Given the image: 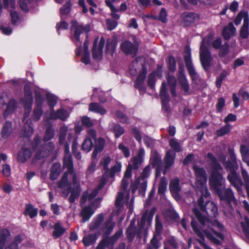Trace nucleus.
I'll list each match as a JSON object with an SVG mask.
<instances>
[{
	"instance_id": "obj_57",
	"label": "nucleus",
	"mask_w": 249,
	"mask_h": 249,
	"mask_svg": "<svg viewBox=\"0 0 249 249\" xmlns=\"http://www.w3.org/2000/svg\"><path fill=\"white\" fill-rule=\"evenodd\" d=\"M167 245V248L169 249V247H172L173 248H177L178 247V244L174 238L171 237L167 240L165 243V246Z\"/></svg>"
},
{
	"instance_id": "obj_49",
	"label": "nucleus",
	"mask_w": 249,
	"mask_h": 249,
	"mask_svg": "<svg viewBox=\"0 0 249 249\" xmlns=\"http://www.w3.org/2000/svg\"><path fill=\"white\" fill-rule=\"evenodd\" d=\"M111 160V158L108 155L104 156L100 161V165L104 170H108V165Z\"/></svg>"
},
{
	"instance_id": "obj_51",
	"label": "nucleus",
	"mask_w": 249,
	"mask_h": 249,
	"mask_svg": "<svg viewBox=\"0 0 249 249\" xmlns=\"http://www.w3.org/2000/svg\"><path fill=\"white\" fill-rule=\"evenodd\" d=\"M54 136V130L51 127H49L46 128L45 136L44 137V141L45 142L49 141L52 139Z\"/></svg>"
},
{
	"instance_id": "obj_45",
	"label": "nucleus",
	"mask_w": 249,
	"mask_h": 249,
	"mask_svg": "<svg viewBox=\"0 0 249 249\" xmlns=\"http://www.w3.org/2000/svg\"><path fill=\"white\" fill-rule=\"evenodd\" d=\"M246 19L247 18H246ZM249 24V19H246L245 23H243V25L240 30V36L243 38H247L248 36Z\"/></svg>"
},
{
	"instance_id": "obj_48",
	"label": "nucleus",
	"mask_w": 249,
	"mask_h": 249,
	"mask_svg": "<svg viewBox=\"0 0 249 249\" xmlns=\"http://www.w3.org/2000/svg\"><path fill=\"white\" fill-rule=\"evenodd\" d=\"M105 3L106 5L110 8L112 13H111V16L112 17L116 19H118L120 18V16L117 13V12L118 11L117 9L113 5L112 3H111L110 0H106Z\"/></svg>"
},
{
	"instance_id": "obj_30",
	"label": "nucleus",
	"mask_w": 249,
	"mask_h": 249,
	"mask_svg": "<svg viewBox=\"0 0 249 249\" xmlns=\"http://www.w3.org/2000/svg\"><path fill=\"white\" fill-rule=\"evenodd\" d=\"M10 238L9 231L7 229L0 230V249H3L4 245L10 240Z\"/></svg>"
},
{
	"instance_id": "obj_10",
	"label": "nucleus",
	"mask_w": 249,
	"mask_h": 249,
	"mask_svg": "<svg viewBox=\"0 0 249 249\" xmlns=\"http://www.w3.org/2000/svg\"><path fill=\"white\" fill-rule=\"evenodd\" d=\"M195 173L196 180L195 182L196 189L197 192L202 194L205 196L210 195L207 187V174L203 168L194 165L193 167Z\"/></svg>"
},
{
	"instance_id": "obj_63",
	"label": "nucleus",
	"mask_w": 249,
	"mask_h": 249,
	"mask_svg": "<svg viewBox=\"0 0 249 249\" xmlns=\"http://www.w3.org/2000/svg\"><path fill=\"white\" fill-rule=\"evenodd\" d=\"M116 117L120 120V122L123 123H129L128 119L121 112H117L116 113Z\"/></svg>"
},
{
	"instance_id": "obj_59",
	"label": "nucleus",
	"mask_w": 249,
	"mask_h": 249,
	"mask_svg": "<svg viewBox=\"0 0 249 249\" xmlns=\"http://www.w3.org/2000/svg\"><path fill=\"white\" fill-rule=\"evenodd\" d=\"M150 161L154 166H159L161 162V157H160L157 154H156L151 158Z\"/></svg>"
},
{
	"instance_id": "obj_16",
	"label": "nucleus",
	"mask_w": 249,
	"mask_h": 249,
	"mask_svg": "<svg viewBox=\"0 0 249 249\" xmlns=\"http://www.w3.org/2000/svg\"><path fill=\"white\" fill-rule=\"evenodd\" d=\"M96 137V132L93 129H89L88 134L84 140L82 145V149L86 152H89L93 145V141H95Z\"/></svg>"
},
{
	"instance_id": "obj_33",
	"label": "nucleus",
	"mask_w": 249,
	"mask_h": 249,
	"mask_svg": "<svg viewBox=\"0 0 249 249\" xmlns=\"http://www.w3.org/2000/svg\"><path fill=\"white\" fill-rule=\"evenodd\" d=\"M97 239L96 234H90L85 236L83 238V243L85 246L88 247L94 243Z\"/></svg>"
},
{
	"instance_id": "obj_61",
	"label": "nucleus",
	"mask_w": 249,
	"mask_h": 249,
	"mask_svg": "<svg viewBox=\"0 0 249 249\" xmlns=\"http://www.w3.org/2000/svg\"><path fill=\"white\" fill-rule=\"evenodd\" d=\"M107 28L109 30H112L114 29H115L117 26V21L108 19L106 21Z\"/></svg>"
},
{
	"instance_id": "obj_23",
	"label": "nucleus",
	"mask_w": 249,
	"mask_h": 249,
	"mask_svg": "<svg viewBox=\"0 0 249 249\" xmlns=\"http://www.w3.org/2000/svg\"><path fill=\"white\" fill-rule=\"evenodd\" d=\"M54 145L53 142H49L46 144L43 148L46 150L43 151L41 150L39 152H37L36 155V158L37 159H41V158L47 157L50 153L53 151L54 148Z\"/></svg>"
},
{
	"instance_id": "obj_27",
	"label": "nucleus",
	"mask_w": 249,
	"mask_h": 249,
	"mask_svg": "<svg viewBox=\"0 0 249 249\" xmlns=\"http://www.w3.org/2000/svg\"><path fill=\"white\" fill-rule=\"evenodd\" d=\"M105 145V140L103 138H100L96 141L95 149L92 154L93 158H95L98 154L103 150Z\"/></svg>"
},
{
	"instance_id": "obj_42",
	"label": "nucleus",
	"mask_w": 249,
	"mask_h": 249,
	"mask_svg": "<svg viewBox=\"0 0 249 249\" xmlns=\"http://www.w3.org/2000/svg\"><path fill=\"white\" fill-rule=\"evenodd\" d=\"M247 19H249L248 13L245 11H241L236 17L234 20V23L236 25H238L240 23L242 19H243V23H245V22L247 19Z\"/></svg>"
},
{
	"instance_id": "obj_41",
	"label": "nucleus",
	"mask_w": 249,
	"mask_h": 249,
	"mask_svg": "<svg viewBox=\"0 0 249 249\" xmlns=\"http://www.w3.org/2000/svg\"><path fill=\"white\" fill-rule=\"evenodd\" d=\"M104 219L102 214H99L93 221L90 224L89 229L90 230H94L98 228Z\"/></svg>"
},
{
	"instance_id": "obj_38",
	"label": "nucleus",
	"mask_w": 249,
	"mask_h": 249,
	"mask_svg": "<svg viewBox=\"0 0 249 249\" xmlns=\"http://www.w3.org/2000/svg\"><path fill=\"white\" fill-rule=\"evenodd\" d=\"M65 231V230L62 228L59 223H56L54 227V231L53 233V236L54 238H57L61 236Z\"/></svg>"
},
{
	"instance_id": "obj_37",
	"label": "nucleus",
	"mask_w": 249,
	"mask_h": 249,
	"mask_svg": "<svg viewBox=\"0 0 249 249\" xmlns=\"http://www.w3.org/2000/svg\"><path fill=\"white\" fill-rule=\"evenodd\" d=\"M89 110L101 115L106 113V110L97 103H91L89 105Z\"/></svg>"
},
{
	"instance_id": "obj_35",
	"label": "nucleus",
	"mask_w": 249,
	"mask_h": 249,
	"mask_svg": "<svg viewBox=\"0 0 249 249\" xmlns=\"http://www.w3.org/2000/svg\"><path fill=\"white\" fill-rule=\"evenodd\" d=\"M240 152L242 159L249 166V147L248 145L242 144L240 148Z\"/></svg>"
},
{
	"instance_id": "obj_22",
	"label": "nucleus",
	"mask_w": 249,
	"mask_h": 249,
	"mask_svg": "<svg viewBox=\"0 0 249 249\" xmlns=\"http://www.w3.org/2000/svg\"><path fill=\"white\" fill-rule=\"evenodd\" d=\"M169 188L174 197L177 200H179L180 199L179 192L181 189L179 186V179L177 178L173 179L170 182Z\"/></svg>"
},
{
	"instance_id": "obj_2",
	"label": "nucleus",
	"mask_w": 249,
	"mask_h": 249,
	"mask_svg": "<svg viewBox=\"0 0 249 249\" xmlns=\"http://www.w3.org/2000/svg\"><path fill=\"white\" fill-rule=\"evenodd\" d=\"M64 167L67 169L64 175L59 182L58 187L62 189L63 194L67 197L71 193L69 200L71 202L74 201L81 192L78 183L77 177L73 170L72 158L71 155L64 157Z\"/></svg>"
},
{
	"instance_id": "obj_47",
	"label": "nucleus",
	"mask_w": 249,
	"mask_h": 249,
	"mask_svg": "<svg viewBox=\"0 0 249 249\" xmlns=\"http://www.w3.org/2000/svg\"><path fill=\"white\" fill-rule=\"evenodd\" d=\"M231 129V125L230 124H226V125L216 131V135L218 137L222 136L230 132Z\"/></svg>"
},
{
	"instance_id": "obj_31",
	"label": "nucleus",
	"mask_w": 249,
	"mask_h": 249,
	"mask_svg": "<svg viewBox=\"0 0 249 249\" xmlns=\"http://www.w3.org/2000/svg\"><path fill=\"white\" fill-rule=\"evenodd\" d=\"M181 18L184 23L186 25H188L197 19L198 17L196 15L192 13H185L182 14Z\"/></svg>"
},
{
	"instance_id": "obj_25",
	"label": "nucleus",
	"mask_w": 249,
	"mask_h": 249,
	"mask_svg": "<svg viewBox=\"0 0 249 249\" xmlns=\"http://www.w3.org/2000/svg\"><path fill=\"white\" fill-rule=\"evenodd\" d=\"M236 33V29L232 22L225 27L223 30V36L225 39H229L231 36H234Z\"/></svg>"
},
{
	"instance_id": "obj_43",
	"label": "nucleus",
	"mask_w": 249,
	"mask_h": 249,
	"mask_svg": "<svg viewBox=\"0 0 249 249\" xmlns=\"http://www.w3.org/2000/svg\"><path fill=\"white\" fill-rule=\"evenodd\" d=\"M71 9V3L69 1H66V4L60 9V16L62 18H65L69 14Z\"/></svg>"
},
{
	"instance_id": "obj_56",
	"label": "nucleus",
	"mask_w": 249,
	"mask_h": 249,
	"mask_svg": "<svg viewBox=\"0 0 249 249\" xmlns=\"http://www.w3.org/2000/svg\"><path fill=\"white\" fill-rule=\"evenodd\" d=\"M169 68L171 71H174L176 70V62L175 59L172 56H169L167 59Z\"/></svg>"
},
{
	"instance_id": "obj_26",
	"label": "nucleus",
	"mask_w": 249,
	"mask_h": 249,
	"mask_svg": "<svg viewBox=\"0 0 249 249\" xmlns=\"http://www.w3.org/2000/svg\"><path fill=\"white\" fill-rule=\"evenodd\" d=\"M69 116L68 112L63 109L58 110L56 112H52L50 114V119H59L61 120H65Z\"/></svg>"
},
{
	"instance_id": "obj_62",
	"label": "nucleus",
	"mask_w": 249,
	"mask_h": 249,
	"mask_svg": "<svg viewBox=\"0 0 249 249\" xmlns=\"http://www.w3.org/2000/svg\"><path fill=\"white\" fill-rule=\"evenodd\" d=\"M229 53V45L225 43L223 46H222L220 49L219 52V56L221 57H223L228 54Z\"/></svg>"
},
{
	"instance_id": "obj_14",
	"label": "nucleus",
	"mask_w": 249,
	"mask_h": 249,
	"mask_svg": "<svg viewBox=\"0 0 249 249\" xmlns=\"http://www.w3.org/2000/svg\"><path fill=\"white\" fill-rule=\"evenodd\" d=\"M24 90L25 96L24 98L21 100V102L24 107V118H25L28 117L29 115L33 103V96L31 91L27 86L25 87Z\"/></svg>"
},
{
	"instance_id": "obj_55",
	"label": "nucleus",
	"mask_w": 249,
	"mask_h": 249,
	"mask_svg": "<svg viewBox=\"0 0 249 249\" xmlns=\"http://www.w3.org/2000/svg\"><path fill=\"white\" fill-rule=\"evenodd\" d=\"M11 16L12 23L14 24L17 25L20 22V20L17 12L11 10Z\"/></svg>"
},
{
	"instance_id": "obj_17",
	"label": "nucleus",
	"mask_w": 249,
	"mask_h": 249,
	"mask_svg": "<svg viewBox=\"0 0 249 249\" xmlns=\"http://www.w3.org/2000/svg\"><path fill=\"white\" fill-rule=\"evenodd\" d=\"M121 48L124 53L135 56L138 51V45L132 44L129 41H125L121 44Z\"/></svg>"
},
{
	"instance_id": "obj_44",
	"label": "nucleus",
	"mask_w": 249,
	"mask_h": 249,
	"mask_svg": "<svg viewBox=\"0 0 249 249\" xmlns=\"http://www.w3.org/2000/svg\"><path fill=\"white\" fill-rule=\"evenodd\" d=\"M115 225L114 222H113L112 217H110L107 222L106 226L103 229V231L106 235L109 234L114 228Z\"/></svg>"
},
{
	"instance_id": "obj_6",
	"label": "nucleus",
	"mask_w": 249,
	"mask_h": 249,
	"mask_svg": "<svg viewBox=\"0 0 249 249\" xmlns=\"http://www.w3.org/2000/svg\"><path fill=\"white\" fill-rule=\"evenodd\" d=\"M71 30L74 32L73 36L71 37L72 40L78 47L76 50L77 55L82 56L81 61L86 65L89 64L90 62L89 52L88 49V42L85 41L84 44L83 48H81V42L83 38L81 35L84 32H88L89 30V26L86 25L83 27L82 25H78L76 21L71 22Z\"/></svg>"
},
{
	"instance_id": "obj_36",
	"label": "nucleus",
	"mask_w": 249,
	"mask_h": 249,
	"mask_svg": "<svg viewBox=\"0 0 249 249\" xmlns=\"http://www.w3.org/2000/svg\"><path fill=\"white\" fill-rule=\"evenodd\" d=\"M61 172V165L59 163H54L51 169L50 174L51 179H55L59 176Z\"/></svg>"
},
{
	"instance_id": "obj_53",
	"label": "nucleus",
	"mask_w": 249,
	"mask_h": 249,
	"mask_svg": "<svg viewBox=\"0 0 249 249\" xmlns=\"http://www.w3.org/2000/svg\"><path fill=\"white\" fill-rule=\"evenodd\" d=\"M16 107L17 104L15 100H12L10 101L7 107L6 110L4 113L5 114H8V113L13 111L16 109Z\"/></svg>"
},
{
	"instance_id": "obj_46",
	"label": "nucleus",
	"mask_w": 249,
	"mask_h": 249,
	"mask_svg": "<svg viewBox=\"0 0 249 249\" xmlns=\"http://www.w3.org/2000/svg\"><path fill=\"white\" fill-rule=\"evenodd\" d=\"M12 131V124L10 122H6L3 127L1 132L3 138L7 137Z\"/></svg>"
},
{
	"instance_id": "obj_5",
	"label": "nucleus",
	"mask_w": 249,
	"mask_h": 249,
	"mask_svg": "<svg viewBox=\"0 0 249 249\" xmlns=\"http://www.w3.org/2000/svg\"><path fill=\"white\" fill-rule=\"evenodd\" d=\"M193 211L196 217L201 224V226L203 227H198L196 222L193 220L191 222V226L194 232L200 238H203L205 237L214 244H219L220 240L224 239L223 234L215 231L211 228L209 230L205 229V225L206 222H207L206 218L201 215L197 208H194Z\"/></svg>"
},
{
	"instance_id": "obj_34",
	"label": "nucleus",
	"mask_w": 249,
	"mask_h": 249,
	"mask_svg": "<svg viewBox=\"0 0 249 249\" xmlns=\"http://www.w3.org/2000/svg\"><path fill=\"white\" fill-rule=\"evenodd\" d=\"M240 225L247 242H249V219L245 217L244 220L241 222Z\"/></svg>"
},
{
	"instance_id": "obj_3",
	"label": "nucleus",
	"mask_w": 249,
	"mask_h": 249,
	"mask_svg": "<svg viewBox=\"0 0 249 249\" xmlns=\"http://www.w3.org/2000/svg\"><path fill=\"white\" fill-rule=\"evenodd\" d=\"M207 157L212 162L213 168L211 171V176L209 179L211 188L217 193L220 200H226L229 203L235 202L236 199L231 190L230 188L222 189L225 183V179L222 176L223 169L221 166L216 162L212 154L208 153Z\"/></svg>"
},
{
	"instance_id": "obj_64",
	"label": "nucleus",
	"mask_w": 249,
	"mask_h": 249,
	"mask_svg": "<svg viewBox=\"0 0 249 249\" xmlns=\"http://www.w3.org/2000/svg\"><path fill=\"white\" fill-rule=\"evenodd\" d=\"M82 122L84 125L87 127L92 126L94 124L93 121L87 117H83L82 119Z\"/></svg>"
},
{
	"instance_id": "obj_12",
	"label": "nucleus",
	"mask_w": 249,
	"mask_h": 249,
	"mask_svg": "<svg viewBox=\"0 0 249 249\" xmlns=\"http://www.w3.org/2000/svg\"><path fill=\"white\" fill-rule=\"evenodd\" d=\"M201 194L200 198L198 199L197 203L200 209L202 211H206V213L212 216H215L217 213V209L215 205L209 200V196H205Z\"/></svg>"
},
{
	"instance_id": "obj_20",
	"label": "nucleus",
	"mask_w": 249,
	"mask_h": 249,
	"mask_svg": "<svg viewBox=\"0 0 249 249\" xmlns=\"http://www.w3.org/2000/svg\"><path fill=\"white\" fill-rule=\"evenodd\" d=\"M160 96L162 102V109L166 112H169L170 111V107L168 103L169 101V98L166 89V85L164 82L162 83Z\"/></svg>"
},
{
	"instance_id": "obj_19",
	"label": "nucleus",
	"mask_w": 249,
	"mask_h": 249,
	"mask_svg": "<svg viewBox=\"0 0 249 249\" xmlns=\"http://www.w3.org/2000/svg\"><path fill=\"white\" fill-rule=\"evenodd\" d=\"M122 231H120L115 233L113 237H107L103 240L97 246L96 249H104L106 247H111L115 241L121 236Z\"/></svg>"
},
{
	"instance_id": "obj_54",
	"label": "nucleus",
	"mask_w": 249,
	"mask_h": 249,
	"mask_svg": "<svg viewBox=\"0 0 249 249\" xmlns=\"http://www.w3.org/2000/svg\"><path fill=\"white\" fill-rule=\"evenodd\" d=\"M116 48V44L114 42H108L107 46V52L110 55H112Z\"/></svg>"
},
{
	"instance_id": "obj_7",
	"label": "nucleus",
	"mask_w": 249,
	"mask_h": 249,
	"mask_svg": "<svg viewBox=\"0 0 249 249\" xmlns=\"http://www.w3.org/2000/svg\"><path fill=\"white\" fill-rule=\"evenodd\" d=\"M152 218L153 214L145 213L142 216L141 223L138 224V229L137 231L134 227V222L132 220L126 231L127 237L131 239L134 238L136 234H137L139 237L146 236L151 226Z\"/></svg>"
},
{
	"instance_id": "obj_32",
	"label": "nucleus",
	"mask_w": 249,
	"mask_h": 249,
	"mask_svg": "<svg viewBox=\"0 0 249 249\" xmlns=\"http://www.w3.org/2000/svg\"><path fill=\"white\" fill-rule=\"evenodd\" d=\"M109 129L113 132L116 138H119L124 132V129L119 124L114 123H110L109 125Z\"/></svg>"
},
{
	"instance_id": "obj_21",
	"label": "nucleus",
	"mask_w": 249,
	"mask_h": 249,
	"mask_svg": "<svg viewBox=\"0 0 249 249\" xmlns=\"http://www.w3.org/2000/svg\"><path fill=\"white\" fill-rule=\"evenodd\" d=\"M228 179L238 191L241 190V187L243 185V183L234 169L231 170V173L228 177Z\"/></svg>"
},
{
	"instance_id": "obj_11",
	"label": "nucleus",
	"mask_w": 249,
	"mask_h": 249,
	"mask_svg": "<svg viewBox=\"0 0 249 249\" xmlns=\"http://www.w3.org/2000/svg\"><path fill=\"white\" fill-rule=\"evenodd\" d=\"M212 36H210L208 38L203 39L200 47V59L201 65L204 70H207L212 60V57L208 47L210 45V40Z\"/></svg>"
},
{
	"instance_id": "obj_52",
	"label": "nucleus",
	"mask_w": 249,
	"mask_h": 249,
	"mask_svg": "<svg viewBox=\"0 0 249 249\" xmlns=\"http://www.w3.org/2000/svg\"><path fill=\"white\" fill-rule=\"evenodd\" d=\"M169 144L170 147L175 151V152H179L180 151L181 148L179 143L178 141L175 139H172L170 140Z\"/></svg>"
},
{
	"instance_id": "obj_40",
	"label": "nucleus",
	"mask_w": 249,
	"mask_h": 249,
	"mask_svg": "<svg viewBox=\"0 0 249 249\" xmlns=\"http://www.w3.org/2000/svg\"><path fill=\"white\" fill-rule=\"evenodd\" d=\"M37 210L32 205L28 204L26 205L24 211V214L28 215L30 218H33L36 215Z\"/></svg>"
},
{
	"instance_id": "obj_58",
	"label": "nucleus",
	"mask_w": 249,
	"mask_h": 249,
	"mask_svg": "<svg viewBox=\"0 0 249 249\" xmlns=\"http://www.w3.org/2000/svg\"><path fill=\"white\" fill-rule=\"evenodd\" d=\"M156 73L154 72L150 74L148 77V84L151 88H154L156 81Z\"/></svg>"
},
{
	"instance_id": "obj_4",
	"label": "nucleus",
	"mask_w": 249,
	"mask_h": 249,
	"mask_svg": "<svg viewBox=\"0 0 249 249\" xmlns=\"http://www.w3.org/2000/svg\"><path fill=\"white\" fill-rule=\"evenodd\" d=\"M145 151L143 148H141L137 155L133 157L129 161L124 177L122 180V187L124 191V193L120 192L116 198L115 204L120 206L122 203L127 202L129 200V195L125 190L127 188L129 178L131 177V170L138 169L143 162Z\"/></svg>"
},
{
	"instance_id": "obj_9",
	"label": "nucleus",
	"mask_w": 249,
	"mask_h": 249,
	"mask_svg": "<svg viewBox=\"0 0 249 249\" xmlns=\"http://www.w3.org/2000/svg\"><path fill=\"white\" fill-rule=\"evenodd\" d=\"M145 59L143 57L136 58L130 64L129 68L131 75H136L139 74L135 82V86L137 88L141 87L146 74V69L144 66Z\"/></svg>"
},
{
	"instance_id": "obj_13",
	"label": "nucleus",
	"mask_w": 249,
	"mask_h": 249,
	"mask_svg": "<svg viewBox=\"0 0 249 249\" xmlns=\"http://www.w3.org/2000/svg\"><path fill=\"white\" fill-rule=\"evenodd\" d=\"M151 167L148 165L143 170L142 174V178H138L135 182L132 185V192L134 193L139 188H144L145 186L146 182L144 178H147L150 175Z\"/></svg>"
},
{
	"instance_id": "obj_50",
	"label": "nucleus",
	"mask_w": 249,
	"mask_h": 249,
	"mask_svg": "<svg viewBox=\"0 0 249 249\" xmlns=\"http://www.w3.org/2000/svg\"><path fill=\"white\" fill-rule=\"evenodd\" d=\"M167 180L165 178H162L158 187V193L160 194H162L164 193L167 189Z\"/></svg>"
},
{
	"instance_id": "obj_8",
	"label": "nucleus",
	"mask_w": 249,
	"mask_h": 249,
	"mask_svg": "<svg viewBox=\"0 0 249 249\" xmlns=\"http://www.w3.org/2000/svg\"><path fill=\"white\" fill-rule=\"evenodd\" d=\"M72 142V148L74 150V145L76 144V139L73 130L65 124L61 126L59 129L58 142L64 147L65 155H70L69 145Z\"/></svg>"
},
{
	"instance_id": "obj_39",
	"label": "nucleus",
	"mask_w": 249,
	"mask_h": 249,
	"mask_svg": "<svg viewBox=\"0 0 249 249\" xmlns=\"http://www.w3.org/2000/svg\"><path fill=\"white\" fill-rule=\"evenodd\" d=\"M33 132V129L31 125L27 123H25L21 134L23 137H29Z\"/></svg>"
},
{
	"instance_id": "obj_29",
	"label": "nucleus",
	"mask_w": 249,
	"mask_h": 249,
	"mask_svg": "<svg viewBox=\"0 0 249 249\" xmlns=\"http://www.w3.org/2000/svg\"><path fill=\"white\" fill-rule=\"evenodd\" d=\"M31 156L30 150L23 148L19 152L18 156V160L19 162L23 163L28 160Z\"/></svg>"
},
{
	"instance_id": "obj_24",
	"label": "nucleus",
	"mask_w": 249,
	"mask_h": 249,
	"mask_svg": "<svg viewBox=\"0 0 249 249\" xmlns=\"http://www.w3.org/2000/svg\"><path fill=\"white\" fill-rule=\"evenodd\" d=\"M179 82L184 92L186 94L189 92V86L184 75V71L180 69L178 75Z\"/></svg>"
},
{
	"instance_id": "obj_1",
	"label": "nucleus",
	"mask_w": 249,
	"mask_h": 249,
	"mask_svg": "<svg viewBox=\"0 0 249 249\" xmlns=\"http://www.w3.org/2000/svg\"><path fill=\"white\" fill-rule=\"evenodd\" d=\"M122 169V164L120 162H117L116 163L112 166L110 170H107L103 175L100 184L98 187L94 189L89 195L87 192H85L81 198V203L84 204L88 200L91 203L89 206L85 207L82 212V215L84 222L88 220L91 215L94 213L95 209L98 207V204L101 200L99 198H96L93 200V198L98 194V192L104 186L109 183L110 184L113 181V178L115 175L121 172Z\"/></svg>"
},
{
	"instance_id": "obj_28",
	"label": "nucleus",
	"mask_w": 249,
	"mask_h": 249,
	"mask_svg": "<svg viewBox=\"0 0 249 249\" xmlns=\"http://www.w3.org/2000/svg\"><path fill=\"white\" fill-rule=\"evenodd\" d=\"M175 157V154L171 150L167 152L165 158V169L163 171V174L165 175L166 174V170L173 164Z\"/></svg>"
},
{
	"instance_id": "obj_18",
	"label": "nucleus",
	"mask_w": 249,
	"mask_h": 249,
	"mask_svg": "<svg viewBox=\"0 0 249 249\" xmlns=\"http://www.w3.org/2000/svg\"><path fill=\"white\" fill-rule=\"evenodd\" d=\"M35 96L36 105L33 111V119L34 120L37 121L40 119L43 113L41 107V105L42 103V99L38 93H36Z\"/></svg>"
},
{
	"instance_id": "obj_60",
	"label": "nucleus",
	"mask_w": 249,
	"mask_h": 249,
	"mask_svg": "<svg viewBox=\"0 0 249 249\" xmlns=\"http://www.w3.org/2000/svg\"><path fill=\"white\" fill-rule=\"evenodd\" d=\"M162 229L161 223L159 221L158 216L156 217L155 230L156 233L155 235H159Z\"/></svg>"
},
{
	"instance_id": "obj_15",
	"label": "nucleus",
	"mask_w": 249,
	"mask_h": 249,
	"mask_svg": "<svg viewBox=\"0 0 249 249\" xmlns=\"http://www.w3.org/2000/svg\"><path fill=\"white\" fill-rule=\"evenodd\" d=\"M105 42V40L103 37H101L100 40H99V38L98 37L95 39L92 50V55L94 59L96 60L101 59Z\"/></svg>"
}]
</instances>
